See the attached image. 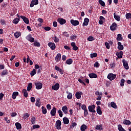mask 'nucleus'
Here are the masks:
<instances>
[{"mask_svg":"<svg viewBox=\"0 0 131 131\" xmlns=\"http://www.w3.org/2000/svg\"><path fill=\"white\" fill-rule=\"evenodd\" d=\"M107 78L111 81H112V80H114V79H115V78H116V74H114L113 73H109L107 75Z\"/></svg>","mask_w":131,"mask_h":131,"instance_id":"obj_1","label":"nucleus"},{"mask_svg":"<svg viewBox=\"0 0 131 131\" xmlns=\"http://www.w3.org/2000/svg\"><path fill=\"white\" fill-rule=\"evenodd\" d=\"M96 106L94 104L90 105L88 106V110L89 112H92V113H96V110H95Z\"/></svg>","mask_w":131,"mask_h":131,"instance_id":"obj_2","label":"nucleus"},{"mask_svg":"<svg viewBox=\"0 0 131 131\" xmlns=\"http://www.w3.org/2000/svg\"><path fill=\"white\" fill-rule=\"evenodd\" d=\"M122 63L124 68H125L126 70H128L129 69V67H128V62L125 60V59H123Z\"/></svg>","mask_w":131,"mask_h":131,"instance_id":"obj_3","label":"nucleus"},{"mask_svg":"<svg viewBox=\"0 0 131 131\" xmlns=\"http://www.w3.org/2000/svg\"><path fill=\"white\" fill-rule=\"evenodd\" d=\"M36 90H41L42 89V83L40 82H37L35 83Z\"/></svg>","mask_w":131,"mask_h":131,"instance_id":"obj_4","label":"nucleus"},{"mask_svg":"<svg viewBox=\"0 0 131 131\" xmlns=\"http://www.w3.org/2000/svg\"><path fill=\"white\" fill-rule=\"evenodd\" d=\"M61 125H62V122L60 120H57L55 123V126L57 129H61Z\"/></svg>","mask_w":131,"mask_h":131,"instance_id":"obj_5","label":"nucleus"},{"mask_svg":"<svg viewBox=\"0 0 131 131\" xmlns=\"http://www.w3.org/2000/svg\"><path fill=\"white\" fill-rule=\"evenodd\" d=\"M38 4V0H32L30 5V8H33L34 6H36Z\"/></svg>","mask_w":131,"mask_h":131,"instance_id":"obj_6","label":"nucleus"},{"mask_svg":"<svg viewBox=\"0 0 131 131\" xmlns=\"http://www.w3.org/2000/svg\"><path fill=\"white\" fill-rule=\"evenodd\" d=\"M60 88V84L59 83H56L54 85L52 86V90L54 91H58Z\"/></svg>","mask_w":131,"mask_h":131,"instance_id":"obj_7","label":"nucleus"},{"mask_svg":"<svg viewBox=\"0 0 131 131\" xmlns=\"http://www.w3.org/2000/svg\"><path fill=\"white\" fill-rule=\"evenodd\" d=\"M57 21L58 22V23H59V24H60L61 25H64V24H65L66 23V19H63V18H59L57 19Z\"/></svg>","mask_w":131,"mask_h":131,"instance_id":"obj_8","label":"nucleus"},{"mask_svg":"<svg viewBox=\"0 0 131 131\" xmlns=\"http://www.w3.org/2000/svg\"><path fill=\"white\" fill-rule=\"evenodd\" d=\"M56 112H57V108L53 107L50 112L51 116H56Z\"/></svg>","mask_w":131,"mask_h":131,"instance_id":"obj_9","label":"nucleus"},{"mask_svg":"<svg viewBox=\"0 0 131 131\" xmlns=\"http://www.w3.org/2000/svg\"><path fill=\"white\" fill-rule=\"evenodd\" d=\"M48 46L50 48V49H51V50H52V51L56 49V45H55V43L49 42Z\"/></svg>","mask_w":131,"mask_h":131,"instance_id":"obj_10","label":"nucleus"},{"mask_svg":"<svg viewBox=\"0 0 131 131\" xmlns=\"http://www.w3.org/2000/svg\"><path fill=\"white\" fill-rule=\"evenodd\" d=\"M116 28H117V24L116 23H114L110 26V29L112 31H114V30H116Z\"/></svg>","mask_w":131,"mask_h":131,"instance_id":"obj_11","label":"nucleus"},{"mask_svg":"<svg viewBox=\"0 0 131 131\" xmlns=\"http://www.w3.org/2000/svg\"><path fill=\"white\" fill-rule=\"evenodd\" d=\"M71 24L73 25V26H77L79 25V21L78 20H74V19H71Z\"/></svg>","mask_w":131,"mask_h":131,"instance_id":"obj_12","label":"nucleus"},{"mask_svg":"<svg viewBox=\"0 0 131 131\" xmlns=\"http://www.w3.org/2000/svg\"><path fill=\"white\" fill-rule=\"evenodd\" d=\"M116 56H117L118 58V59H121L122 58V56H123V52L120 51L119 52H117L116 53Z\"/></svg>","mask_w":131,"mask_h":131,"instance_id":"obj_13","label":"nucleus"},{"mask_svg":"<svg viewBox=\"0 0 131 131\" xmlns=\"http://www.w3.org/2000/svg\"><path fill=\"white\" fill-rule=\"evenodd\" d=\"M20 18H21L26 24H29V19L27 17L21 15Z\"/></svg>","mask_w":131,"mask_h":131,"instance_id":"obj_14","label":"nucleus"},{"mask_svg":"<svg viewBox=\"0 0 131 131\" xmlns=\"http://www.w3.org/2000/svg\"><path fill=\"white\" fill-rule=\"evenodd\" d=\"M89 22H90V19L88 18H85L84 19V22L82 24V26H88V25H89Z\"/></svg>","mask_w":131,"mask_h":131,"instance_id":"obj_15","label":"nucleus"},{"mask_svg":"<svg viewBox=\"0 0 131 131\" xmlns=\"http://www.w3.org/2000/svg\"><path fill=\"white\" fill-rule=\"evenodd\" d=\"M55 70H56L57 71H58L59 72V73H60V74L63 75L64 74V71H63V70L60 69V67L56 66L55 67Z\"/></svg>","mask_w":131,"mask_h":131,"instance_id":"obj_16","label":"nucleus"},{"mask_svg":"<svg viewBox=\"0 0 131 131\" xmlns=\"http://www.w3.org/2000/svg\"><path fill=\"white\" fill-rule=\"evenodd\" d=\"M71 46H72L73 50H74V51H77V50H78V47L77 46H76L75 42H72L71 43Z\"/></svg>","mask_w":131,"mask_h":131,"instance_id":"obj_17","label":"nucleus"},{"mask_svg":"<svg viewBox=\"0 0 131 131\" xmlns=\"http://www.w3.org/2000/svg\"><path fill=\"white\" fill-rule=\"evenodd\" d=\"M62 111L64 114H67L68 113V107L67 106H63L62 107Z\"/></svg>","mask_w":131,"mask_h":131,"instance_id":"obj_18","label":"nucleus"},{"mask_svg":"<svg viewBox=\"0 0 131 131\" xmlns=\"http://www.w3.org/2000/svg\"><path fill=\"white\" fill-rule=\"evenodd\" d=\"M17 96H19V92H14L12 95V99H13V100H15L16 98H17Z\"/></svg>","mask_w":131,"mask_h":131,"instance_id":"obj_19","label":"nucleus"},{"mask_svg":"<svg viewBox=\"0 0 131 131\" xmlns=\"http://www.w3.org/2000/svg\"><path fill=\"white\" fill-rule=\"evenodd\" d=\"M81 95H82V92H77L75 94V96L76 99H80L81 98Z\"/></svg>","mask_w":131,"mask_h":131,"instance_id":"obj_20","label":"nucleus"},{"mask_svg":"<svg viewBox=\"0 0 131 131\" xmlns=\"http://www.w3.org/2000/svg\"><path fill=\"white\" fill-rule=\"evenodd\" d=\"M118 50H119L120 51H122L123 49H124V47H123V45H121V42H118Z\"/></svg>","mask_w":131,"mask_h":131,"instance_id":"obj_21","label":"nucleus"},{"mask_svg":"<svg viewBox=\"0 0 131 131\" xmlns=\"http://www.w3.org/2000/svg\"><path fill=\"white\" fill-rule=\"evenodd\" d=\"M56 62H59L61 60V54L58 53L55 58Z\"/></svg>","mask_w":131,"mask_h":131,"instance_id":"obj_22","label":"nucleus"},{"mask_svg":"<svg viewBox=\"0 0 131 131\" xmlns=\"http://www.w3.org/2000/svg\"><path fill=\"white\" fill-rule=\"evenodd\" d=\"M63 122L64 124H69V119L68 118L64 117L63 118Z\"/></svg>","mask_w":131,"mask_h":131,"instance_id":"obj_23","label":"nucleus"},{"mask_svg":"<svg viewBox=\"0 0 131 131\" xmlns=\"http://www.w3.org/2000/svg\"><path fill=\"white\" fill-rule=\"evenodd\" d=\"M114 17L115 20H116V21H120V19H121L120 16L118 15H116V13L115 12L114 13Z\"/></svg>","mask_w":131,"mask_h":131,"instance_id":"obj_24","label":"nucleus"},{"mask_svg":"<svg viewBox=\"0 0 131 131\" xmlns=\"http://www.w3.org/2000/svg\"><path fill=\"white\" fill-rule=\"evenodd\" d=\"M89 76L90 78H97L98 75L95 73H90L89 74Z\"/></svg>","mask_w":131,"mask_h":131,"instance_id":"obj_25","label":"nucleus"},{"mask_svg":"<svg viewBox=\"0 0 131 131\" xmlns=\"http://www.w3.org/2000/svg\"><path fill=\"white\" fill-rule=\"evenodd\" d=\"M96 112L97 113L99 114V115H102V110H101V107L100 106H97Z\"/></svg>","mask_w":131,"mask_h":131,"instance_id":"obj_26","label":"nucleus"},{"mask_svg":"<svg viewBox=\"0 0 131 131\" xmlns=\"http://www.w3.org/2000/svg\"><path fill=\"white\" fill-rule=\"evenodd\" d=\"M15 126L17 129H21L22 128V125L19 122L15 123Z\"/></svg>","mask_w":131,"mask_h":131,"instance_id":"obj_27","label":"nucleus"},{"mask_svg":"<svg viewBox=\"0 0 131 131\" xmlns=\"http://www.w3.org/2000/svg\"><path fill=\"white\" fill-rule=\"evenodd\" d=\"M66 63L68 65H71V64L73 63V60H72V58H69L66 60Z\"/></svg>","mask_w":131,"mask_h":131,"instance_id":"obj_28","label":"nucleus"},{"mask_svg":"<svg viewBox=\"0 0 131 131\" xmlns=\"http://www.w3.org/2000/svg\"><path fill=\"white\" fill-rule=\"evenodd\" d=\"M23 93H24L25 98H27V97H28V93L27 92V90H26V89H24L23 90Z\"/></svg>","mask_w":131,"mask_h":131,"instance_id":"obj_29","label":"nucleus"},{"mask_svg":"<svg viewBox=\"0 0 131 131\" xmlns=\"http://www.w3.org/2000/svg\"><path fill=\"white\" fill-rule=\"evenodd\" d=\"M123 38H122V35H121V34H118L117 35V37L116 38L117 40L118 41H120V40H122Z\"/></svg>","mask_w":131,"mask_h":131,"instance_id":"obj_30","label":"nucleus"},{"mask_svg":"<svg viewBox=\"0 0 131 131\" xmlns=\"http://www.w3.org/2000/svg\"><path fill=\"white\" fill-rule=\"evenodd\" d=\"M31 89H32V83L30 82L28 84V86H27L28 92H30V91H31Z\"/></svg>","mask_w":131,"mask_h":131,"instance_id":"obj_31","label":"nucleus"},{"mask_svg":"<svg viewBox=\"0 0 131 131\" xmlns=\"http://www.w3.org/2000/svg\"><path fill=\"white\" fill-rule=\"evenodd\" d=\"M111 106L114 109H117V105H116V103L113 101L111 103Z\"/></svg>","mask_w":131,"mask_h":131,"instance_id":"obj_32","label":"nucleus"},{"mask_svg":"<svg viewBox=\"0 0 131 131\" xmlns=\"http://www.w3.org/2000/svg\"><path fill=\"white\" fill-rule=\"evenodd\" d=\"M95 128L98 130H103V126L102 125H97L96 126Z\"/></svg>","mask_w":131,"mask_h":131,"instance_id":"obj_33","label":"nucleus"},{"mask_svg":"<svg viewBox=\"0 0 131 131\" xmlns=\"http://www.w3.org/2000/svg\"><path fill=\"white\" fill-rule=\"evenodd\" d=\"M88 128V126L85 124H83L80 127V130L81 131H84Z\"/></svg>","mask_w":131,"mask_h":131,"instance_id":"obj_34","label":"nucleus"},{"mask_svg":"<svg viewBox=\"0 0 131 131\" xmlns=\"http://www.w3.org/2000/svg\"><path fill=\"white\" fill-rule=\"evenodd\" d=\"M40 100V99H39L38 100H37L36 101V103H35V105L36 106V107H38L39 108L40 107V105H41V103L39 102Z\"/></svg>","mask_w":131,"mask_h":131,"instance_id":"obj_35","label":"nucleus"},{"mask_svg":"<svg viewBox=\"0 0 131 131\" xmlns=\"http://www.w3.org/2000/svg\"><path fill=\"white\" fill-rule=\"evenodd\" d=\"M19 36H21V33L19 32H16L14 33V37L15 38H18Z\"/></svg>","mask_w":131,"mask_h":131,"instance_id":"obj_36","label":"nucleus"},{"mask_svg":"<svg viewBox=\"0 0 131 131\" xmlns=\"http://www.w3.org/2000/svg\"><path fill=\"white\" fill-rule=\"evenodd\" d=\"M7 74H8V70H7V69L4 70L2 71V72L1 73L2 76H4L5 75H7Z\"/></svg>","mask_w":131,"mask_h":131,"instance_id":"obj_37","label":"nucleus"},{"mask_svg":"<svg viewBox=\"0 0 131 131\" xmlns=\"http://www.w3.org/2000/svg\"><path fill=\"white\" fill-rule=\"evenodd\" d=\"M124 124H125V125H129L131 124L130 121L128 120H124L123 121Z\"/></svg>","mask_w":131,"mask_h":131,"instance_id":"obj_38","label":"nucleus"},{"mask_svg":"<svg viewBox=\"0 0 131 131\" xmlns=\"http://www.w3.org/2000/svg\"><path fill=\"white\" fill-rule=\"evenodd\" d=\"M52 39L53 40H54V42H59V38L57 37L56 36H54L53 37H52Z\"/></svg>","mask_w":131,"mask_h":131,"instance_id":"obj_39","label":"nucleus"},{"mask_svg":"<svg viewBox=\"0 0 131 131\" xmlns=\"http://www.w3.org/2000/svg\"><path fill=\"white\" fill-rule=\"evenodd\" d=\"M35 74H36V70L34 69L32 70V71H31L30 72V75H31V77H32V76H34V75H35Z\"/></svg>","mask_w":131,"mask_h":131,"instance_id":"obj_40","label":"nucleus"},{"mask_svg":"<svg viewBox=\"0 0 131 131\" xmlns=\"http://www.w3.org/2000/svg\"><path fill=\"white\" fill-rule=\"evenodd\" d=\"M19 21H20V19L18 18H15L13 20V24H18L19 23Z\"/></svg>","mask_w":131,"mask_h":131,"instance_id":"obj_41","label":"nucleus"},{"mask_svg":"<svg viewBox=\"0 0 131 131\" xmlns=\"http://www.w3.org/2000/svg\"><path fill=\"white\" fill-rule=\"evenodd\" d=\"M124 82H125V80L124 79H121L120 83V86H124Z\"/></svg>","mask_w":131,"mask_h":131,"instance_id":"obj_42","label":"nucleus"},{"mask_svg":"<svg viewBox=\"0 0 131 131\" xmlns=\"http://www.w3.org/2000/svg\"><path fill=\"white\" fill-rule=\"evenodd\" d=\"M81 79H78L79 82H80V83H82V84H83L85 86V85H86V84H85V82H83L82 80L83 79V77H81Z\"/></svg>","mask_w":131,"mask_h":131,"instance_id":"obj_43","label":"nucleus"},{"mask_svg":"<svg viewBox=\"0 0 131 131\" xmlns=\"http://www.w3.org/2000/svg\"><path fill=\"white\" fill-rule=\"evenodd\" d=\"M42 109V113L43 114H47L48 111H47V108L45 107V106H42L41 107Z\"/></svg>","mask_w":131,"mask_h":131,"instance_id":"obj_44","label":"nucleus"},{"mask_svg":"<svg viewBox=\"0 0 131 131\" xmlns=\"http://www.w3.org/2000/svg\"><path fill=\"white\" fill-rule=\"evenodd\" d=\"M98 3L101 5V6H102V7H105V2L102 0H99Z\"/></svg>","mask_w":131,"mask_h":131,"instance_id":"obj_45","label":"nucleus"},{"mask_svg":"<svg viewBox=\"0 0 131 131\" xmlns=\"http://www.w3.org/2000/svg\"><path fill=\"white\" fill-rule=\"evenodd\" d=\"M97 56V53H91L90 54V57L92 58V59H93V58H96Z\"/></svg>","mask_w":131,"mask_h":131,"instance_id":"obj_46","label":"nucleus"},{"mask_svg":"<svg viewBox=\"0 0 131 131\" xmlns=\"http://www.w3.org/2000/svg\"><path fill=\"white\" fill-rule=\"evenodd\" d=\"M35 117H32L31 118V122L32 123V124H34V123H35Z\"/></svg>","mask_w":131,"mask_h":131,"instance_id":"obj_47","label":"nucleus"},{"mask_svg":"<svg viewBox=\"0 0 131 131\" xmlns=\"http://www.w3.org/2000/svg\"><path fill=\"white\" fill-rule=\"evenodd\" d=\"M57 113H58L60 117H63V112H62V111L61 110H59L57 111Z\"/></svg>","mask_w":131,"mask_h":131,"instance_id":"obj_48","label":"nucleus"},{"mask_svg":"<svg viewBox=\"0 0 131 131\" xmlns=\"http://www.w3.org/2000/svg\"><path fill=\"white\" fill-rule=\"evenodd\" d=\"M34 47H37L38 48H39V47H40V43L37 41H35L34 42Z\"/></svg>","mask_w":131,"mask_h":131,"instance_id":"obj_49","label":"nucleus"},{"mask_svg":"<svg viewBox=\"0 0 131 131\" xmlns=\"http://www.w3.org/2000/svg\"><path fill=\"white\" fill-rule=\"evenodd\" d=\"M126 19H130L131 18V13H127L125 14Z\"/></svg>","mask_w":131,"mask_h":131,"instance_id":"obj_50","label":"nucleus"},{"mask_svg":"<svg viewBox=\"0 0 131 131\" xmlns=\"http://www.w3.org/2000/svg\"><path fill=\"white\" fill-rule=\"evenodd\" d=\"M30 116V114L26 113L24 115V119H26V118H28Z\"/></svg>","mask_w":131,"mask_h":131,"instance_id":"obj_51","label":"nucleus"},{"mask_svg":"<svg viewBox=\"0 0 131 131\" xmlns=\"http://www.w3.org/2000/svg\"><path fill=\"white\" fill-rule=\"evenodd\" d=\"M88 40L89 41H93V40H95V37L90 36L88 38Z\"/></svg>","mask_w":131,"mask_h":131,"instance_id":"obj_52","label":"nucleus"},{"mask_svg":"<svg viewBox=\"0 0 131 131\" xmlns=\"http://www.w3.org/2000/svg\"><path fill=\"white\" fill-rule=\"evenodd\" d=\"M67 98L69 100H71V99H72V93H69V94L67 96Z\"/></svg>","mask_w":131,"mask_h":131,"instance_id":"obj_53","label":"nucleus"},{"mask_svg":"<svg viewBox=\"0 0 131 131\" xmlns=\"http://www.w3.org/2000/svg\"><path fill=\"white\" fill-rule=\"evenodd\" d=\"M94 67H96L97 68H99L100 67V63L98 61L95 62L94 64Z\"/></svg>","mask_w":131,"mask_h":131,"instance_id":"obj_54","label":"nucleus"},{"mask_svg":"<svg viewBox=\"0 0 131 131\" xmlns=\"http://www.w3.org/2000/svg\"><path fill=\"white\" fill-rule=\"evenodd\" d=\"M77 36H76V35H72L71 37H70V38H71V40H74V39H75L76 38H77Z\"/></svg>","mask_w":131,"mask_h":131,"instance_id":"obj_55","label":"nucleus"},{"mask_svg":"<svg viewBox=\"0 0 131 131\" xmlns=\"http://www.w3.org/2000/svg\"><path fill=\"white\" fill-rule=\"evenodd\" d=\"M32 37L31 34H29L26 36V38L29 41Z\"/></svg>","mask_w":131,"mask_h":131,"instance_id":"obj_56","label":"nucleus"},{"mask_svg":"<svg viewBox=\"0 0 131 131\" xmlns=\"http://www.w3.org/2000/svg\"><path fill=\"white\" fill-rule=\"evenodd\" d=\"M84 116H88V115H89V112L88 111V108H86V110H84Z\"/></svg>","mask_w":131,"mask_h":131,"instance_id":"obj_57","label":"nucleus"},{"mask_svg":"<svg viewBox=\"0 0 131 131\" xmlns=\"http://www.w3.org/2000/svg\"><path fill=\"white\" fill-rule=\"evenodd\" d=\"M40 126L39 125L35 124L33 126V129H35L36 128H39Z\"/></svg>","mask_w":131,"mask_h":131,"instance_id":"obj_58","label":"nucleus"},{"mask_svg":"<svg viewBox=\"0 0 131 131\" xmlns=\"http://www.w3.org/2000/svg\"><path fill=\"white\" fill-rule=\"evenodd\" d=\"M105 46L106 49H107L108 50H109V49H110V44H109V43H108L107 42H105Z\"/></svg>","mask_w":131,"mask_h":131,"instance_id":"obj_59","label":"nucleus"},{"mask_svg":"<svg viewBox=\"0 0 131 131\" xmlns=\"http://www.w3.org/2000/svg\"><path fill=\"white\" fill-rule=\"evenodd\" d=\"M95 95L97 96H103V93L102 92H99V91H96L95 92Z\"/></svg>","mask_w":131,"mask_h":131,"instance_id":"obj_60","label":"nucleus"},{"mask_svg":"<svg viewBox=\"0 0 131 131\" xmlns=\"http://www.w3.org/2000/svg\"><path fill=\"white\" fill-rule=\"evenodd\" d=\"M77 125V124L74 122L72 123V125H71V126H70V127L71 128H72L73 127H74L75 126H76Z\"/></svg>","mask_w":131,"mask_h":131,"instance_id":"obj_61","label":"nucleus"},{"mask_svg":"<svg viewBox=\"0 0 131 131\" xmlns=\"http://www.w3.org/2000/svg\"><path fill=\"white\" fill-rule=\"evenodd\" d=\"M45 30H46V31H50V30H51V27H45L44 28Z\"/></svg>","mask_w":131,"mask_h":131,"instance_id":"obj_62","label":"nucleus"},{"mask_svg":"<svg viewBox=\"0 0 131 131\" xmlns=\"http://www.w3.org/2000/svg\"><path fill=\"white\" fill-rule=\"evenodd\" d=\"M63 34L64 36H66V37H69V34H68L67 32H64Z\"/></svg>","mask_w":131,"mask_h":131,"instance_id":"obj_63","label":"nucleus"},{"mask_svg":"<svg viewBox=\"0 0 131 131\" xmlns=\"http://www.w3.org/2000/svg\"><path fill=\"white\" fill-rule=\"evenodd\" d=\"M1 23L2 25H6V20L5 19H1Z\"/></svg>","mask_w":131,"mask_h":131,"instance_id":"obj_64","label":"nucleus"}]
</instances>
